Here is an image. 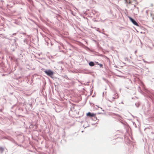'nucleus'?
Masks as SVG:
<instances>
[{"mask_svg":"<svg viewBox=\"0 0 154 154\" xmlns=\"http://www.w3.org/2000/svg\"><path fill=\"white\" fill-rule=\"evenodd\" d=\"M135 106L137 107H138L140 105V103L139 102H138L135 103Z\"/></svg>","mask_w":154,"mask_h":154,"instance_id":"6e6552de","label":"nucleus"},{"mask_svg":"<svg viewBox=\"0 0 154 154\" xmlns=\"http://www.w3.org/2000/svg\"><path fill=\"white\" fill-rule=\"evenodd\" d=\"M98 114H102V113H101V112H99V113H98Z\"/></svg>","mask_w":154,"mask_h":154,"instance_id":"393cba45","label":"nucleus"},{"mask_svg":"<svg viewBox=\"0 0 154 154\" xmlns=\"http://www.w3.org/2000/svg\"><path fill=\"white\" fill-rule=\"evenodd\" d=\"M133 125L134 124V125H136V124L134 122H133Z\"/></svg>","mask_w":154,"mask_h":154,"instance_id":"a878e982","label":"nucleus"},{"mask_svg":"<svg viewBox=\"0 0 154 154\" xmlns=\"http://www.w3.org/2000/svg\"><path fill=\"white\" fill-rule=\"evenodd\" d=\"M43 71L47 75L53 79V76L54 72L52 70L50 69H44Z\"/></svg>","mask_w":154,"mask_h":154,"instance_id":"f257e3e1","label":"nucleus"},{"mask_svg":"<svg viewBox=\"0 0 154 154\" xmlns=\"http://www.w3.org/2000/svg\"><path fill=\"white\" fill-rule=\"evenodd\" d=\"M17 145L18 146H20V147H21L22 146V145H19V144H18V143H17V145Z\"/></svg>","mask_w":154,"mask_h":154,"instance_id":"412c9836","label":"nucleus"},{"mask_svg":"<svg viewBox=\"0 0 154 154\" xmlns=\"http://www.w3.org/2000/svg\"><path fill=\"white\" fill-rule=\"evenodd\" d=\"M21 78V77H18V78L20 79V78Z\"/></svg>","mask_w":154,"mask_h":154,"instance_id":"cd10ccee","label":"nucleus"},{"mask_svg":"<svg viewBox=\"0 0 154 154\" xmlns=\"http://www.w3.org/2000/svg\"><path fill=\"white\" fill-rule=\"evenodd\" d=\"M128 58L127 57H125V60H128Z\"/></svg>","mask_w":154,"mask_h":154,"instance_id":"6ab92c4d","label":"nucleus"},{"mask_svg":"<svg viewBox=\"0 0 154 154\" xmlns=\"http://www.w3.org/2000/svg\"><path fill=\"white\" fill-rule=\"evenodd\" d=\"M143 60L144 63H150L152 62H148L146 61V60H144V59Z\"/></svg>","mask_w":154,"mask_h":154,"instance_id":"9b49d317","label":"nucleus"},{"mask_svg":"<svg viewBox=\"0 0 154 154\" xmlns=\"http://www.w3.org/2000/svg\"><path fill=\"white\" fill-rule=\"evenodd\" d=\"M128 18L133 24L138 26H139V24L134 19L130 16H128Z\"/></svg>","mask_w":154,"mask_h":154,"instance_id":"7ed1b4c3","label":"nucleus"},{"mask_svg":"<svg viewBox=\"0 0 154 154\" xmlns=\"http://www.w3.org/2000/svg\"><path fill=\"white\" fill-rule=\"evenodd\" d=\"M21 34H23V35H26V33H25V32H23L22 33H21Z\"/></svg>","mask_w":154,"mask_h":154,"instance_id":"f3484780","label":"nucleus"},{"mask_svg":"<svg viewBox=\"0 0 154 154\" xmlns=\"http://www.w3.org/2000/svg\"><path fill=\"white\" fill-rule=\"evenodd\" d=\"M145 69H146V71L148 72H149V70L148 69V68H146V67L145 68Z\"/></svg>","mask_w":154,"mask_h":154,"instance_id":"dca6fc26","label":"nucleus"},{"mask_svg":"<svg viewBox=\"0 0 154 154\" xmlns=\"http://www.w3.org/2000/svg\"><path fill=\"white\" fill-rule=\"evenodd\" d=\"M1 2H3V1L2 0H1Z\"/></svg>","mask_w":154,"mask_h":154,"instance_id":"7c9ffc66","label":"nucleus"},{"mask_svg":"<svg viewBox=\"0 0 154 154\" xmlns=\"http://www.w3.org/2000/svg\"><path fill=\"white\" fill-rule=\"evenodd\" d=\"M4 139H7L11 141L13 143H14L15 145H17V143L10 136L5 137H4Z\"/></svg>","mask_w":154,"mask_h":154,"instance_id":"f03ea898","label":"nucleus"},{"mask_svg":"<svg viewBox=\"0 0 154 154\" xmlns=\"http://www.w3.org/2000/svg\"><path fill=\"white\" fill-rule=\"evenodd\" d=\"M31 21L33 22V23H34L35 24H36L37 26H38L37 23L35 22V21H34L33 20H31Z\"/></svg>","mask_w":154,"mask_h":154,"instance_id":"ddd939ff","label":"nucleus"},{"mask_svg":"<svg viewBox=\"0 0 154 154\" xmlns=\"http://www.w3.org/2000/svg\"><path fill=\"white\" fill-rule=\"evenodd\" d=\"M98 65L100 66V68H103V65L101 63H99Z\"/></svg>","mask_w":154,"mask_h":154,"instance_id":"f8f14e48","label":"nucleus"},{"mask_svg":"<svg viewBox=\"0 0 154 154\" xmlns=\"http://www.w3.org/2000/svg\"><path fill=\"white\" fill-rule=\"evenodd\" d=\"M66 76L67 77V78H68L67 76L66 75Z\"/></svg>","mask_w":154,"mask_h":154,"instance_id":"2f4dec72","label":"nucleus"},{"mask_svg":"<svg viewBox=\"0 0 154 154\" xmlns=\"http://www.w3.org/2000/svg\"><path fill=\"white\" fill-rule=\"evenodd\" d=\"M14 23H15V24H18V22H17V21H15L14 22Z\"/></svg>","mask_w":154,"mask_h":154,"instance_id":"a211bd4d","label":"nucleus"},{"mask_svg":"<svg viewBox=\"0 0 154 154\" xmlns=\"http://www.w3.org/2000/svg\"><path fill=\"white\" fill-rule=\"evenodd\" d=\"M95 63H96V64H97L98 65V64L99 63L97 62H95Z\"/></svg>","mask_w":154,"mask_h":154,"instance_id":"4be33fe9","label":"nucleus"},{"mask_svg":"<svg viewBox=\"0 0 154 154\" xmlns=\"http://www.w3.org/2000/svg\"><path fill=\"white\" fill-rule=\"evenodd\" d=\"M101 109H102V110L103 111H104V110L103 109H102V108H100Z\"/></svg>","mask_w":154,"mask_h":154,"instance_id":"b1692460","label":"nucleus"},{"mask_svg":"<svg viewBox=\"0 0 154 154\" xmlns=\"http://www.w3.org/2000/svg\"><path fill=\"white\" fill-rule=\"evenodd\" d=\"M96 114L93 113H91L90 112H88L86 114V116H87L90 117H93L95 116Z\"/></svg>","mask_w":154,"mask_h":154,"instance_id":"39448f33","label":"nucleus"},{"mask_svg":"<svg viewBox=\"0 0 154 154\" xmlns=\"http://www.w3.org/2000/svg\"><path fill=\"white\" fill-rule=\"evenodd\" d=\"M147 12V11H146V13Z\"/></svg>","mask_w":154,"mask_h":154,"instance_id":"473e14b6","label":"nucleus"},{"mask_svg":"<svg viewBox=\"0 0 154 154\" xmlns=\"http://www.w3.org/2000/svg\"><path fill=\"white\" fill-rule=\"evenodd\" d=\"M8 10L9 11V12L10 13H13L15 12V11H11L10 9H8Z\"/></svg>","mask_w":154,"mask_h":154,"instance_id":"2eb2a0df","label":"nucleus"},{"mask_svg":"<svg viewBox=\"0 0 154 154\" xmlns=\"http://www.w3.org/2000/svg\"><path fill=\"white\" fill-rule=\"evenodd\" d=\"M94 96V95H93V96H92V97H93Z\"/></svg>","mask_w":154,"mask_h":154,"instance_id":"c756f323","label":"nucleus"},{"mask_svg":"<svg viewBox=\"0 0 154 154\" xmlns=\"http://www.w3.org/2000/svg\"><path fill=\"white\" fill-rule=\"evenodd\" d=\"M112 100H109V101L110 102H112L114 100L116 99V97H112Z\"/></svg>","mask_w":154,"mask_h":154,"instance_id":"4468645a","label":"nucleus"},{"mask_svg":"<svg viewBox=\"0 0 154 154\" xmlns=\"http://www.w3.org/2000/svg\"><path fill=\"white\" fill-rule=\"evenodd\" d=\"M17 34V33H14L13 34V35H16Z\"/></svg>","mask_w":154,"mask_h":154,"instance_id":"5701e85b","label":"nucleus"},{"mask_svg":"<svg viewBox=\"0 0 154 154\" xmlns=\"http://www.w3.org/2000/svg\"><path fill=\"white\" fill-rule=\"evenodd\" d=\"M94 118H92V119L94 121H95L97 119V118L95 116H93Z\"/></svg>","mask_w":154,"mask_h":154,"instance_id":"9d476101","label":"nucleus"},{"mask_svg":"<svg viewBox=\"0 0 154 154\" xmlns=\"http://www.w3.org/2000/svg\"><path fill=\"white\" fill-rule=\"evenodd\" d=\"M132 117H134H134H134V116H133V115H132Z\"/></svg>","mask_w":154,"mask_h":154,"instance_id":"bb28decb","label":"nucleus"},{"mask_svg":"<svg viewBox=\"0 0 154 154\" xmlns=\"http://www.w3.org/2000/svg\"><path fill=\"white\" fill-rule=\"evenodd\" d=\"M91 94L92 93V92H91Z\"/></svg>","mask_w":154,"mask_h":154,"instance_id":"72a5a7b5","label":"nucleus"},{"mask_svg":"<svg viewBox=\"0 0 154 154\" xmlns=\"http://www.w3.org/2000/svg\"><path fill=\"white\" fill-rule=\"evenodd\" d=\"M33 102H34V101ZM34 104V103L33 102H32L29 101L28 103H26V105L27 107H29V109H32V106Z\"/></svg>","mask_w":154,"mask_h":154,"instance_id":"20e7f679","label":"nucleus"},{"mask_svg":"<svg viewBox=\"0 0 154 154\" xmlns=\"http://www.w3.org/2000/svg\"><path fill=\"white\" fill-rule=\"evenodd\" d=\"M3 110V109H0V112H2Z\"/></svg>","mask_w":154,"mask_h":154,"instance_id":"aec40b11","label":"nucleus"},{"mask_svg":"<svg viewBox=\"0 0 154 154\" xmlns=\"http://www.w3.org/2000/svg\"><path fill=\"white\" fill-rule=\"evenodd\" d=\"M138 90L139 92L140 93L142 91L141 89V88L139 86L138 87Z\"/></svg>","mask_w":154,"mask_h":154,"instance_id":"1a4fd4ad","label":"nucleus"},{"mask_svg":"<svg viewBox=\"0 0 154 154\" xmlns=\"http://www.w3.org/2000/svg\"><path fill=\"white\" fill-rule=\"evenodd\" d=\"M4 151V148L0 146V153L1 154Z\"/></svg>","mask_w":154,"mask_h":154,"instance_id":"0eeeda50","label":"nucleus"},{"mask_svg":"<svg viewBox=\"0 0 154 154\" xmlns=\"http://www.w3.org/2000/svg\"><path fill=\"white\" fill-rule=\"evenodd\" d=\"M89 65L90 66H94L95 63L93 61H90L89 63Z\"/></svg>","mask_w":154,"mask_h":154,"instance_id":"423d86ee","label":"nucleus"},{"mask_svg":"<svg viewBox=\"0 0 154 154\" xmlns=\"http://www.w3.org/2000/svg\"><path fill=\"white\" fill-rule=\"evenodd\" d=\"M94 41L95 42H96V41L95 40H94Z\"/></svg>","mask_w":154,"mask_h":154,"instance_id":"c85d7f7f","label":"nucleus"}]
</instances>
